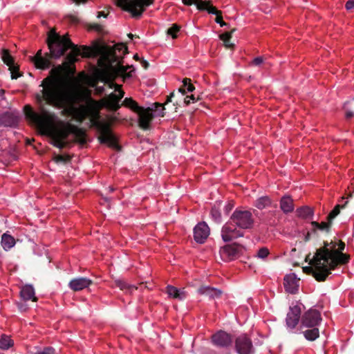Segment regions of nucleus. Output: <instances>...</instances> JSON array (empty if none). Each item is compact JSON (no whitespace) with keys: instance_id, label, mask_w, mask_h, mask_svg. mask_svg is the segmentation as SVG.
<instances>
[{"instance_id":"nucleus-1","label":"nucleus","mask_w":354,"mask_h":354,"mask_svg":"<svg viewBox=\"0 0 354 354\" xmlns=\"http://www.w3.org/2000/svg\"><path fill=\"white\" fill-rule=\"evenodd\" d=\"M65 71L63 65H58L50 70L49 75L39 85L42 89L36 93V102L38 106L50 105L63 109L65 113H77L78 120L82 122L85 118L84 113L75 107L79 100V95L62 85V76Z\"/></svg>"},{"instance_id":"nucleus-2","label":"nucleus","mask_w":354,"mask_h":354,"mask_svg":"<svg viewBox=\"0 0 354 354\" xmlns=\"http://www.w3.org/2000/svg\"><path fill=\"white\" fill-rule=\"evenodd\" d=\"M118 52L122 53L124 55L128 53V48L124 44H118L114 46H104L102 48V56L99 60V63L104 62L106 68L100 73V80L110 88H115L118 91V88L122 87L114 82L116 78L121 76L124 80L132 76V72L134 71L133 66H124L122 64V56L118 55Z\"/></svg>"},{"instance_id":"nucleus-3","label":"nucleus","mask_w":354,"mask_h":354,"mask_svg":"<svg viewBox=\"0 0 354 354\" xmlns=\"http://www.w3.org/2000/svg\"><path fill=\"white\" fill-rule=\"evenodd\" d=\"M46 106H39V113H37L33 110L30 105H25L24 112L26 118L30 123L35 125L41 134L48 136L50 138L66 140L68 136L71 134V132H69L71 129L69 126L72 124L67 122L63 124L62 127L53 129L52 126L55 115L48 111Z\"/></svg>"},{"instance_id":"nucleus-4","label":"nucleus","mask_w":354,"mask_h":354,"mask_svg":"<svg viewBox=\"0 0 354 354\" xmlns=\"http://www.w3.org/2000/svg\"><path fill=\"white\" fill-rule=\"evenodd\" d=\"M47 44L48 49L51 50L54 59L59 58L68 49L71 50L65 58L66 62L62 64L66 70L70 64H74L77 61L76 57L81 55L80 48L71 41L68 35L60 36L55 29H51L48 32Z\"/></svg>"},{"instance_id":"nucleus-5","label":"nucleus","mask_w":354,"mask_h":354,"mask_svg":"<svg viewBox=\"0 0 354 354\" xmlns=\"http://www.w3.org/2000/svg\"><path fill=\"white\" fill-rule=\"evenodd\" d=\"M100 113L97 112L91 119L92 126L95 127L100 133L98 140L101 144H106L109 147L119 149L117 139L112 133L111 124L109 122L100 120Z\"/></svg>"},{"instance_id":"nucleus-6","label":"nucleus","mask_w":354,"mask_h":354,"mask_svg":"<svg viewBox=\"0 0 354 354\" xmlns=\"http://www.w3.org/2000/svg\"><path fill=\"white\" fill-rule=\"evenodd\" d=\"M230 221L236 226L243 230L252 228L254 220L250 211L236 209L231 215Z\"/></svg>"},{"instance_id":"nucleus-7","label":"nucleus","mask_w":354,"mask_h":354,"mask_svg":"<svg viewBox=\"0 0 354 354\" xmlns=\"http://www.w3.org/2000/svg\"><path fill=\"white\" fill-rule=\"evenodd\" d=\"M312 266H306L303 270L308 274H312L318 281H324L326 279L330 272H328L324 263L317 261V257L314 255L313 259L310 261Z\"/></svg>"},{"instance_id":"nucleus-8","label":"nucleus","mask_w":354,"mask_h":354,"mask_svg":"<svg viewBox=\"0 0 354 354\" xmlns=\"http://www.w3.org/2000/svg\"><path fill=\"white\" fill-rule=\"evenodd\" d=\"M322 252H325V255L328 257L327 263H324L328 272L330 273L331 270H334L339 265H344L349 261L350 256L348 254L340 252L336 249H333L332 253H328L326 249H323Z\"/></svg>"},{"instance_id":"nucleus-9","label":"nucleus","mask_w":354,"mask_h":354,"mask_svg":"<svg viewBox=\"0 0 354 354\" xmlns=\"http://www.w3.org/2000/svg\"><path fill=\"white\" fill-rule=\"evenodd\" d=\"M160 106H162V103L156 102L152 105V107H148L147 109L142 107L140 111L137 113L139 116L138 125L142 129H149L150 123L154 117L153 111H156L158 110V107Z\"/></svg>"},{"instance_id":"nucleus-10","label":"nucleus","mask_w":354,"mask_h":354,"mask_svg":"<svg viewBox=\"0 0 354 354\" xmlns=\"http://www.w3.org/2000/svg\"><path fill=\"white\" fill-rule=\"evenodd\" d=\"M154 2V0H132L131 4H126L124 10L130 12L133 17L139 18L145 8Z\"/></svg>"},{"instance_id":"nucleus-11","label":"nucleus","mask_w":354,"mask_h":354,"mask_svg":"<svg viewBox=\"0 0 354 354\" xmlns=\"http://www.w3.org/2000/svg\"><path fill=\"white\" fill-rule=\"evenodd\" d=\"M322 320L321 312L314 308L306 311L301 317V324L304 327H317Z\"/></svg>"},{"instance_id":"nucleus-12","label":"nucleus","mask_w":354,"mask_h":354,"mask_svg":"<svg viewBox=\"0 0 354 354\" xmlns=\"http://www.w3.org/2000/svg\"><path fill=\"white\" fill-rule=\"evenodd\" d=\"M245 250L244 247L236 243L228 244L220 249L219 253L224 261H230L237 259Z\"/></svg>"},{"instance_id":"nucleus-13","label":"nucleus","mask_w":354,"mask_h":354,"mask_svg":"<svg viewBox=\"0 0 354 354\" xmlns=\"http://www.w3.org/2000/svg\"><path fill=\"white\" fill-rule=\"evenodd\" d=\"M302 307H304L303 304L299 302H296L295 304H292L290 306L286 318V326L290 330L295 328L299 320H301Z\"/></svg>"},{"instance_id":"nucleus-14","label":"nucleus","mask_w":354,"mask_h":354,"mask_svg":"<svg viewBox=\"0 0 354 354\" xmlns=\"http://www.w3.org/2000/svg\"><path fill=\"white\" fill-rule=\"evenodd\" d=\"M235 349L239 354H253L254 353L252 340L246 334H241L235 339Z\"/></svg>"},{"instance_id":"nucleus-15","label":"nucleus","mask_w":354,"mask_h":354,"mask_svg":"<svg viewBox=\"0 0 354 354\" xmlns=\"http://www.w3.org/2000/svg\"><path fill=\"white\" fill-rule=\"evenodd\" d=\"M46 53L44 56L42 55L41 50H39L34 57H30V60L34 63L35 67L39 69L45 70L52 65L51 59H54L51 50Z\"/></svg>"},{"instance_id":"nucleus-16","label":"nucleus","mask_w":354,"mask_h":354,"mask_svg":"<svg viewBox=\"0 0 354 354\" xmlns=\"http://www.w3.org/2000/svg\"><path fill=\"white\" fill-rule=\"evenodd\" d=\"M234 223L231 221L226 223L222 227L221 236L225 242H229L233 239L243 236V232L238 230Z\"/></svg>"},{"instance_id":"nucleus-17","label":"nucleus","mask_w":354,"mask_h":354,"mask_svg":"<svg viewBox=\"0 0 354 354\" xmlns=\"http://www.w3.org/2000/svg\"><path fill=\"white\" fill-rule=\"evenodd\" d=\"M212 344L219 348H227L232 346L233 339L231 335L223 330H219L212 335Z\"/></svg>"},{"instance_id":"nucleus-18","label":"nucleus","mask_w":354,"mask_h":354,"mask_svg":"<svg viewBox=\"0 0 354 354\" xmlns=\"http://www.w3.org/2000/svg\"><path fill=\"white\" fill-rule=\"evenodd\" d=\"M209 235V228L205 222L198 223L194 228V239L198 243H203Z\"/></svg>"},{"instance_id":"nucleus-19","label":"nucleus","mask_w":354,"mask_h":354,"mask_svg":"<svg viewBox=\"0 0 354 354\" xmlns=\"http://www.w3.org/2000/svg\"><path fill=\"white\" fill-rule=\"evenodd\" d=\"M116 93H111L104 99V106L110 111L115 112L122 106Z\"/></svg>"},{"instance_id":"nucleus-20","label":"nucleus","mask_w":354,"mask_h":354,"mask_svg":"<svg viewBox=\"0 0 354 354\" xmlns=\"http://www.w3.org/2000/svg\"><path fill=\"white\" fill-rule=\"evenodd\" d=\"M19 122V117L13 113L5 112L0 115V124L4 127H15Z\"/></svg>"},{"instance_id":"nucleus-21","label":"nucleus","mask_w":354,"mask_h":354,"mask_svg":"<svg viewBox=\"0 0 354 354\" xmlns=\"http://www.w3.org/2000/svg\"><path fill=\"white\" fill-rule=\"evenodd\" d=\"M326 249L328 253H332L333 249H335V243L333 241L329 244L327 241L324 242V247L320 248L317 250L315 256L317 257V261L324 262V263H327L328 257L325 255V252H322V250Z\"/></svg>"},{"instance_id":"nucleus-22","label":"nucleus","mask_w":354,"mask_h":354,"mask_svg":"<svg viewBox=\"0 0 354 354\" xmlns=\"http://www.w3.org/2000/svg\"><path fill=\"white\" fill-rule=\"evenodd\" d=\"M69 127L71 129L69 132H71V134L74 135L75 142L80 145L86 143V132L83 129L73 124L70 125Z\"/></svg>"},{"instance_id":"nucleus-23","label":"nucleus","mask_w":354,"mask_h":354,"mask_svg":"<svg viewBox=\"0 0 354 354\" xmlns=\"http://www.w3.org/2000/svg\"><path fill=\"white\" fill-rule=\"evenodd\" d=\"M95 285V283L92 280L85 277L74 279L69 283L70 288H88Z\"/></svg>"},{"instance_id":"nucleus-24","label":"nucleus","mask_w":354,"mask_h":354,"mask_svg":"<svg viewBox=\"0 0 354 354\" xmlns=\"http://www.w3.org/2000/svg\"><path fill=\"white\" fill-rule=\"evenodd\" d=\"M313 228L312 232L314 235H317V230L324 231L326 232H329L330 231V228L333 223L330 221H327V222H322L318 223L317 221H311L310 223Z\"/></svg>"},{"instance_id":"nucleus-25","label":"nucleus","mask_w":354,"mask_h":354,"mask_svg":"<svg viewBox=\"0 0 354 354\" xmlns=\"http://www.w3.org/2000/svg\"><path fill=\"white\" fill-rule=\"evenodd\" d=\"M205 10H207L209 14L215 15V21L217 24H220L221 26L223 27L227 26V24L223 20L222 12L221 10H217V8L215 6H212L211 1L210 3L207 4V9H205Z\"/></svg>"},{"instance_id":"nucleus-26","label":"nucleus","mask_w":354,"mask_h":354,"mask_svg":"<svg viewBox=\"0 0 354 354\" xmlns=\"http://www.w3.org/2000/svg\"><path fill=\"white\" fill-rule=\"evenodd\" d=\"M280 208L285 213L292 212L294 209L293 200L289 196H285L280 200Z\"/></svg>"},{"instance_id":"nucleus-27","label":"nucleus","mask_w":354,"mask_h":354,"mask_svg":"<svg viewBox=\"0 0 354 354\" xmlns=\"http://www.w3.org/2000/svg\"><path fill=\"white\" fill-rule=\"evenodd\" d=\"M284 288H299L300 279L295 273H290L284 277Z\"/></svg>"},{"instance_id":"nucleus-28","label":"nucleus","mask_w":354,"mask_h":354,"mask_svg":"<svg viewBox=\"0 0 354 354\" xmlns=\"http://www.w3.org/2000/svg\"><path fill=\"white\" fill-rule=\"evenodd\" d=\"M184 289H162L163 293L167 295L169 298H174L178 300L184 299L187 294Z\"/></svg>"},{"instance_id":"nucleus-29","label":"nucleus","mask_w":354,"mask_h":354,"mask_svg":"<svg viewBox=\"0 0 354 354\" xmlns=\"http://www.w3.org/2000/svg\"><path fill=\"white\" fill-rule=\"evenodd\" d=\"M296 213L299 218L311 219L314 216V209L309 206H302L297 209Z\"/></svg>"},{"instance_id":"nucleus-30","label":"nucleus","mask_w":354,"mask_h":354,"mask_svg":"<svg viewBox=\"0 0 354 354\" xmlns=\"http://www.w3.org/2000/svg\"><path fill=\"white\" fill-rule=\"evenodd\" d=\"M272 201L271 198L268 196H263L257 198L254 203V205L259 209H263L264 208L272 206Z\"/></svg>"},{"instance_id":"nucleus-31","label":"nucleus","mask_w":354,"mask_h":354,"mask_svg":"<svg viewBox=\"0 0 354 354\" xmlns=\"http://www.w3.org/2000/svg\"><path fill=\"white\" fill-rule=\"evenodd\" d=\"M122 105L130 109L136 113L140 111L141 109L142 108V106H139L138 104L131 97H126L123 100Z\"/></svg>"},{"instance_id":"nucleus-32","label":"nucleus","mask_w":354,"mask_h":354,"mask_svg":"<svg viewBox=\"0 0 354 354\" xmlns=\"http://www.w3.org/2000/svg\"><path fill=\"white\" fill-rule=\"evenodd\" d=\"M183 3L187 6H192V4L196 5V8L199 10H205L207 9V6L210 3V1H203V0H182Z\"/></svg>"},{"instance_id":"nucleus-33","label":"nucleus","mask_w":354,"mask_h":354,"mask_svg":"<svg viewBox=\"0 0 354 354\" xmlns=\"http://www.w3.org/2000/svg\"><path fill=\"white\" fill-rule=\"evenodd\" d=\"M15 244V239L7 234H3L1 237V245L5 250H10Z\"/></svg>"},{"instance_id":"nucleus-34","label":"nucleus","mask_w":354,"mask_h":354,"mask_svg":"<svg viewBox=\"0 0 354 354\" xmlns=\"http://www.w3.org/2000/svg\"><path fill=\"white\" fill-rule=\"evenodd\" d=\"M311 329L306 330L304 332L305 338L309 341L315 340L319 335V329L317 327H311Z\"/></svg>"},{"instance_id":"nucleus-35","label":"nucleus","mask_w":354,"mask_h":354,"mask_svg":"<svg viewBox=\"0 0 354 354\" xmlns=\"http://www.w3.org/2000/svg\"><path fill=\"white\" fill-rule=\"evenodd\" d=\"M20 295L25 301L31 299L35 301L37 300V297L35 296L34 289H21Z\"/></svg>"},{"instance_id":"nucleus-36","label":"nucleus","mask_w":354,"mask_h":354,"mask_svg":"<svg viewBox=\"0 0 354 354\" xmlns=\"http://www.w3.org/2000/svg\"><path fill=\"white\" fill-rule=\"evenodd\" d=\"M1 59L4 64H6L9 67H11V65L15 62L13 57L11 56L10 51L8 49H2Z\"/></svg>"},{"instance_id":"nucleus-37","label":"nucleus","mask_w":354,"mask_h":354,"mask_svg":"<svg viewBox=\"0 0 354 354\" xmlns=\"http://www.w3.org/2000/svg\"><path fill=\"white\" fill-rule=\"evenodd\" d=\"M13 345V341L10 337L2 335L0 338V348L3 350H7Z\"/></svg>"},{"instance_id":"nucleus-38","label":"nucleus","mask_w":354,"mask_h":354,"mask_svg":"<svg viewBox=\"0 0 354 354\" xmlns=\"http://www.w3.org/2000/svg\"><path fill=\"white\" fill-rule=\"evenodd\" d=\"M348 201H346L345 203L342 205H337L333 209V210L329 213L327 216V221H330L333 223V220L339 214L340 209L345 207L347 205Z\"/></svg>"},{"instance_id":"nucleus-39","label":"nucleus","mask_w":354,"mask_h":354,"mask_svg":"<svg viewBox=\"0 0 354 354\" xmlns=\"http://www.w3.org/2000/svg\"><path fill=\"white\" fill-rule=\"evenodd\" d=\"M220 39L223 41L224 45L227 48L234 47V44L231 43L232 32H224L219 35Z\"/></svg>"},{"instance_id":"nucleus-40","label":"nucleus","mask_w":354,"mask_h":354,"mask_svg":"<svg viewBox=\"0 0 354 354\" xmlns=\"http://www.w3.org/2000/svg\"><path fill=\"white\" fill-rule=\"evenodd\" d=\"M210 215L215 223H220L221 222V214L219 208L216 205L212 207Z\"/></svg>"},{"instance_id":"nucleus-41","label":"nucleus","mask_w":354,"mask_h":354,"mask_svg":"<svg viewBox=\"0 0 354 354\" xmlns=\"http://www.w3.org/2000/svg\"><path fill=\"white\" fill-rule=\"evenodd\" d=\"M51 144L59 149H63L64 148H66L69 146V142L67 141V140H59V139H55V138H51Z\"/></svg>"},{"instance_id":"nucleus-42","label":"nucleus","mask_w":354,"mask_h":354,"mask_svg":"<svg viewBox=\"0 0 354 354\" xmlns=\"http://www.w3.org/2000/svg\"><path fill=\"white\" fill-rule=\"evenodd\" d=\"M180 26L176 24H172V26L167 30V34L171 35L173 39L177 37V33L179 32Z\"/></svg>"},{"instance_id":"nucleus-43","label":"nucleus","mask_w":354,"mask_h":354,"mask_svg":"<svg viewBox=\"0 0 354 354\" xmlns=\"http://www.w3.org/2000/svg\"><path fill=\"white\" fill-rule=\"evenodd\" d=\"M9 70L10 71L11 78L12 80H16L18 77H19L20 76H21V75L19 73V67L18 66H15V63L11 65V67H9Z\"/></svg>"},{"instance_id":"nucleus-44","label":"nucleus","mask_w":354,"mask_h":354,"mask_svg":"<svg viewBox=\"0 0 354 354\" xmlns=\"http://www.w3.org/2000/svg\"><path fill=\"white\" fill-rule=\"evenodd\" d=\"M183 86L187 92H192L195 90V86L192 84L189 78H184L183 80Z\"/></svg>"},{"instance_id":"nucleus-45","label":"nucleus","mask_w":354,"mask_h":354,"mask_svg":"<svg viewBox=\"0 0 354 354\" xmlns=\"http://www.w3.org/2000/svg\"><path fill=\"white\" fill-rule=\"evenodd\" d=\"M81 50V55L83 57H89L91 56L93 50L91 48L82 46L81 47H79Z\"/></svg>"},{"instance_id":"nucleus-46","label":"nucleus","mask_w":354,"mask_h":354,"mask_svg":"<svg viewBox=\"0 0 354 354\" xmlns=\"http://www.w3.org/2000/svg\"><path fill=\"white\" fill-rule=\"evenodd\" d=\"M71 157L69 156H63V155H56L53 160L56 162H68L71 160Z\"/></svg>"},{"instance_id":"nucleus-47","label":"nucleus","mask_w":354,"mask_h":354,"mask_svg":"<svg viewBox=\"0 0 354 354\" xmlns=\"http://www.w3.org/2000/svg\"><path fill=\"white\" fill-rule=\"evenodd\" d=\"M269 253V250L267 248H261L257 252V257L263 259L268 256Z\"/></svg>"},{"instance_id":"nucleus-48","label":"nucleus","mask_w":354,"mask_h":354,"mask_svg":"<svg viewBox=\"0 0 354 354\" xmlns=\"http://www.w3.org/2000/svg\"><path fill=\"white\" fill-rule=\"evenodd\" d=\"M115 285L119 288H137L135 285H129L127 284L125 281L122 279H118L115 281Z\"/></svg>"},{"instance_id":"nucleus-49","label":"nucleus","mask_w":354,"mask_h":354,"mask_svg":"<svg viewBox=\"0 0 354 354\" xmlns=\"http://www.w3.org/2000/svg\"><path fill=\"white\" fill-rule=\"evenodd\" d=\"M199 100V97H198L197 99L195 97L194 95L192 94L190 95H187L186 96V97L184 98V102L186 105H188L192 102H196L197 100Z\"/></svg>"},{"instance_id":"nucleus-50","label":"nucleus","mask_w":354,"mask_h":354,"mask_svg":"<svg viewBox=\"0 0 354 354\" xmlns=\"http://www.w3.org/2000/svg\"><path fill=\"white\" fill-rule=\"evenodd\" d=\"M263 62V57H257L252 60V64L258 66H260Z\"/></svg>"},{"instance_id":"nucleus-51","label":"nucleus","mask_w":354,"mask_h":354,"mask_svg":"<svg viewBox=\"0 0 354 354\" xmlns=\"http://www.w3.org/2000/svg\"><path fill=\"white\" fill-rule=\"evenodd\" d=\"M132 0H118L117 6L120 7L123 10L126 4H131L130 1Z\"/></svg>"},{"instance_id":"nucleus-52","label":"nucleus","mask_w":354,"mask_h":354,"mask_svg":"<svg viewBox=\"0 0 354 354\" xmlns=\"http://www.w3.org/2000/svg\"><path fill=\"white\" fill-rule=\"evenodd\" d=\"M162 106L161 107H158V110L156 111H154L155 113H157V115L158 116H160V117H164L165 115V105L163 104H162Z\"/></svg>"},{"instance_id":"nucleus-53","label":"nucleus","mask_w":354,"mask_h":354,"mask_svg":"<svg viewBox=\"0 0 354 354\" xmlns=\"http://www.w3.org/2000/svg\"><path fill=\"white\" fill-rule=\"evenodd\" d=\"M346 8L349 10L354 8V0H348L345 5Z\"/></svg>"},{"instance_id":"nucleus-54","label":"nucleus","mask_w":354,"mask_h":354,"mask_svg":"<svg viewBox=\"0 0 354 354\" xmlns=\"http://www.w3.org/2000/svg\"><path fill=\"white\" fill-rule=\"evenodd\" d=\"M233 207H234V205L232 203H227L224 207V211H225V214H229L230 212L232 209Z\"/></svg>"},{"instance_id":"nucleus-55","label":"nucleus","mask_w":354,"mask_h":354,"mask_svg":"<svg viewBox=\"0 0 354 354\" xmlns=\"http://www.w3.org/2000/svg\"><path fill=\"white\" fill-rule=\"evenodd\" d=\"M118 93L116 94L117 97L120 100L124 97V92L122 90L121 87L118 88V91H116Z\"/></svg>"},{"instance_id":"nucleus-56","label":"nucleus","mask_w":354,"mask_h":354,"mask_svg":"<svg viewBox=\"0 0 354 354\" xmlns=\"http://www.w3.org/2000/svg\"><path fill=\"white\" fill-rule=\"evenodd\" d=\"M212 290H217V289H210V288H208V289H199V293L200 294H207V295H210V291H212Z\"/></svg>"},{"instance_id":"nucleus-57","label":"nucleus","mask_w":354,"mask_h":354,"mask_svg":"<svg viewBox=\"0 0 354 354\" xmlns=\"http://www.w3.org/2000/svg\"><path fill=\"white\" fill-rule=\"evenodd\" d=\"M344 248H345V243L342 241H339L338 249H336V250H339V251H340V252H342V251L344 250Z\"/></svg>"},{"instance_id":"nucleus-58","label":"nucleus","mask_w":354,"mask_h":354,"mask_svg":"<svg viewBox=\"0 0 354 354\" xmlns=\"http://www.w3.org/2000/svg\"><path fill=\"white\" fill-rule=\"evenodd\" d=\"M140 63H141V64H142V66L145 69H147V68L149 67V62H148L147 60L144 59H142L140 60Z\"/></svg>"},{"instance_id":"nucleus-59","label":"nucleus","mask_w":354,"mask_h":354,"mask_svg":"<svg viewBox=\"0 0 354 354\" xmlns=\"http://www.w3.org/2000/svg\"><path fill=\"white\" fill-rule=\"evenodd\" d=\"M313 234V232H308L305 235L304 241L306 242L309 241L311 239V234Z\"/></svg>"},{"instance_id":"nucleus-60","label":"nucleus","mask_w":354,"mask_h":354,"mask_svg":"<svg viewBox=\"0 0 354 354\" xmlns=\"http://www.w3.org/2000/svg\"><path fill=\"white\" fill-rule=\"evenodd\" d=\"M174 95H175L174 92L171 93H170V95L167 96V100H166V102H165V104H163L165 105V104H167V103H169V102H171V98H172Z\"/></svg>"},{"instance_id":"nucleus-61","label":"nucleus","mask_w":354,"mask_h":354,"mask_svg":"<svg viewBox=\"0 0 354 354\" xmlns=\"http://www.w3.org/2000/svg\"><path fill=\"white\" fill-rule=\"evenodd\" d=\"M92 28H93L97 31H100L102 29V26L100 24H93L92 26Z\"/></svg>"},{"instance_id":"nucleus-62","label":"nucleus","mask_w":354,"mask_h":354,"mask_svg":"<svg viewBox=\"0 0 354 354\" xmlns=\"http://www.w3.org/2000/svg\"><path fill=\"white\" fill-rule=\"evenodd\" d=\"M354 116V113L353 111H346V118L347 119H350L352 117Z\"/></svg>"},{"instance_id":"nucleus-63","label":"nucleus","mask_w":354,"mask_h":354,"mask_svg":"<svg viewBox=\"0 0 354 354\" xmlns=\"http://www.w3.org/2000/svg\"><path fill=\"white\" fill-rule=\"evenodd\" d=\"M178 93H180L182 95H184L185 93H187L185 88L183 86V84L178 88Z\"/></svg>"},{"instance_id":"nucleus-64","label":"nucleus","mask_w":354,"mask_h":354,"mask_svg":"<svg viewBox=\"0 0 354 354\" xmlns=\"http://www.w3.org/2000/svg\"><path fill=\"white\" fill-rule=\"evenodd\" d=\"M52 351H53V349L51 348H47L44 349V351L42 353H41L40 354H53Z\"/></svg>"}]
</instances>
